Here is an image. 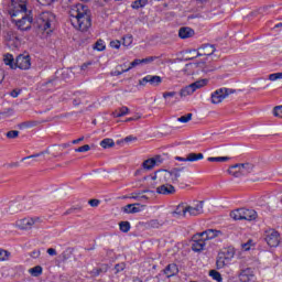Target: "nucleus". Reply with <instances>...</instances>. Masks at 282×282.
<instances>
[{
    "label": "nucleus",
    "instance_id": "nucleus-1",
    "mask_svg": "<svg viewBox=\"0 0 282 282\" xmlns=\"http://www.w3.org/2000/svg\"><path fill=\"white\" fill-rule=\"evenodd\" d=\"M9 14L18 30H31L34 18L32 17V10L28 9V0H11Z\"/></svg>",
    "mask_w": 282,
    "mask_h": 282
},
{
    "label": "nucleus",
    "instance_id": "nucleus-2",
    "mask_svg": "<svg viewBox=\"0 0 282 282\" xmlns=\"http://www.w3.org/2000/svg\"><path fill=\"white\" fill-rule=\"evenodd\" d=\"M70 17V23L75 30L79 32H87L91 28V11L89 7L79 3L73 6L68 12Z\"/></svg>",
    "mask_w": 282,
    "mask_h": 282
},
{
    "label": "nucleus",
    "instance_id": "nucleus-3",
    "mask_svg": "<svg viewBox=\"0 0 282 282\" xmlns=\"http://www.w3.org/2000/svg\"><path fill=\"white\" fill-rule=\"evenodd\" d=\"M254 171V164L252 163H237L235 165L229 166L227 172L232 177H243L246 175H250Z\"/></svg>",
    "mask_w": 282,
    "mask_h": 282
},
{
    "label": "nucleus",
    "instance_id": "nucleus-4",
    "mask_svg": "<svg viewBox=\"0 0 282 282\" xmlns=\"http://www.w3.org/2000/svg\"><path fill=\"white\" fill-rule=\"evenodd\" d=\"M56 21V15L50 11L42 12L36 20L37 28L43 32H52L54 22Z\"/></svg>",
    "mask_w": 282,
    "mask_h": 282
},
{
    "label": "nucleus",
    "instance_id": "nucleus-5",
    "mask_svg": "<svg viewBox=\"0 0 282 282\" xmlns=\"http://www.w3.org/2000/svg\"><path fill=\"white\" fill-rule=\"evenodd\" d=\"M208 85V79H200L193 84H189L188 86H185L181 89L180 96L181 98H186V96H191L197 91V89H202V87H206Z\"/></svg>",
    "mask_w": 282,
    "mask_h": 282
},
{
    "label": "nucleus",
    "instance_id": "nucleus-6",
    "mask_svg": "<svg viewBox=\"0 0 282 282\" xmlns=\"http://www.w3.org/2000/svg\"><path fill=\"white\" fill-rule=\"evenodd\" d=\"M230 94H235V90L230 88H219L215 90L210 97L212 105H219L224 102V100H226V98L229 97Z\"/></svg>",
    "mask_w": 282,
    "mask_h": 282
},
{
    "label": "nucleus",
    "instance_id": "nucleus-7",
    "mask_svg": "<svg viewBox=\"0 0 282 282\" xmlns=\"http://www.w3.org/2000/svg\"><path fill=\"white\" fill-rule=\"evenodd\" d=\"M35 224H41L40 217L22 218L15 221V228H19V230H32Z\"/></svg>",
    "mask_w": 282,
    "mask_h": 282
},
{
    "label": "nucleus",
    "instance_id": "nucleus-8",
    "mask_svg": "<svg viewBox=\"0 0 282 282\" xmlns=\"http://www.w3.org/2000/svg\"><path fill=\"white\" fill-rule=\"evenodd\" d=\"M264 240L270 248H276L281 241V236L275 229H269L264 234Z\"/></svg>",
    "mask_w": 282,
    "mask_h": 282
},
{
    "label": "nucleus",
    "instance_id": "nucleus-9",
    "mask_svg": "<svg viewBox=\"0 0 282 282\" xmlns=\"http://www.w3.org/2000/svg\"><path fill=\"white\" fill-rule=\"evenodd\" d=\"M30 69L32 67V58L30 54H20L15 58V69Z\"/></svg>",
    "mask_w": 282,
    "mask_h": 282
},
{
    "label": "nucleus",
    "instance_id": "nucleus-10",
    "mask_svg": "<svg viewBox=\"0 0 282 282\" xmlns=\"http://www.w3.org/2000/svg\"><path fill=\"white\" fill-rule=\"evenodd\" d=\"M192 250L194 252H202V250H204V248H206V240L204 239V237L200 234H196L193 236L192 238Z\"/></svg>",
    "mask_w": 282,
    "mask_h": 282
},
{
    "label": "nucleus",
    "instance_id": "nucleus-11",
    "mask_svg": "<svg viewBox=\"0 0 282 282\" xmlns=\"http://www.w3.org/2000/svg\"><path fill=\"white\" fill-rule=\"evenodd\" d=\"M164 162V159L162 155H155L154 158L148 159L142 163V167L145 171H151L152 169H155V166H160Z\"/></svg>",
    "mask_w": 282,
    "mask_h": 282
},
{
    "label": "nucleus",
    "instance_id": "nucleus-12",
    "mask_svg": "<svg viewBox=\"0 0 282 282\" xmlns=\"http://www.w3.org/2000/svg\"><path fill=\"white\" fill-rule=\"evenodd\" d=\"M152 180H158L159 184H169L171 182V171L169 170H159L152 176Z\"/></svg>",
    "mask_w": 282,
    "mask_h": 282
},
{
    "label": "nucleus",
    "instance_id": "nucleus-13",
    "mask_svg": "<svg viewBox=\"0 0 282 282\" xmlns=\"http://www.w3.org/2000/svg\"><path fill=\"white\" fill-rule=\"evenodd\" d=\"M147 83L152 85V87H158L159 85L162 84V77L158 75H147L145 77L139 80V85H142V86L147 85Z\"/></svg>",
    "mask_w": 282,
    "mask_h": 282
},
{
    "label": "nucleus",
    "instance_id": "nucleus-14",
    "mask_svg": "<svg viewBox=\"0 0 282 282\" xmlns=\"http://www.w3.org/2000/svg\"><path fill=\"white\" fill-rule=\"evenodd\" d=\"M187 213L192 217L204 214V200H197L194 206H187Z\"/></svg>",
    "mask_w": 282,
    "mask_h": 282
},
{
    "label": "nucleus",
    "instance_id": "nucleus-15",
    "mask_svg": "<svg viewBox=\"0 0 282 282\" xmlns=\"http://www.w3.org/2000/svg\"><path fill=\"white\" fill-rule=\"evenodd\" d=\"M240 215H241V220L246 221H254L257 219L258 215L254 209H247V208H240Z\"/></svg>",
    "mask_w": 282,
    "mask_h": 282
},
{
    "label": "nucleus",
    "instance_id": "nucleus-16",
    "mask_svg": "<svg viewBox=\"0 0 282 282\" xmlns=\"http://www.w3.org/2000/svg\"><path fill=\"white\" fill-rule=\"evenodd\" d=\"M156 193H159V195H175V186L169 183L162 184L156 188Z\"/></svg>",
    "mask_w": 282,
    "mask_h": 282
},
{
    "label": "nucleus",
    "instance_id": "nucleus-17",
    "mask_svg": "<svg viewBox=\"0 0 282 282\" xmlns=\"http://www.w3.org/2000/svg\"><path fill=\"white\" fill-rule=\"evenodd\" d=\"M193 67H197L198 69H202V72H205V74H208V72H215V67H210L206 64V62H197L194 64H187L186 69H191Z\"/></svg>",
    "mask_w": 282,
    "mask_h": 282
},
{
    "label": "nucleus",
    "instance_id": "nucleus-18",
    "mask_svg": "<svg viewBox=\"0 0 282 282\" xmlns=\"http://www.w3.org/2000/svg\"><path fill=\"white\" fill-rule=\"evenodd\" d=\"M215 54V45L205 44L198 48L197 56H213Z\"/></svg>",
    "mask_w": 282,
    "mask_h": 282
},
{
    "label": "nucleus",
    "instance_id": "nucleus-19",
    "mask_svg": "<svg viewBox=\"0 0 282 282\" xmlns=\"http://www.w3.org/2000/svg\"><path fill=\"white\" fill-rule=\"evenodd\" d=\"M199 235H200V237H203V239L205 241H210V239H215V237H219V235H221V231L214 230V229H207V230L200 232Z\"/></svg>",
    "mask_w": 282,
    "mask_h": 282
},
{
    "label": "nucleus",
    "instance_id": "nucleus-20",
    "mask_svg": "<svg viewBox=\"0 0 282 282\" xmlns=\"http://www.w3.org/2000/svg\"><path fill=\"white\" fill-rule=\"evenodd\" d=\"M251 279H254V272L250 268L242 270L239 274V281L241 282H249Z\"/></svg>",
    "mask_w": 282,
    "mask_h": 282
},
{
    "label": "nucleus",
    "instance_id": "nucleus-21",
    "mask_svg": "<svg viewBox=\"0 0 282 282\" xmlns=\"http://www.w3.org/2000/svg\"><path fill=\"white\" fill-rule=\"evenodd\" d=\"M180 39H191L195 36V31L188 26H183L178 31Z\"/></svg>",
    "mask_w": 282,
    "mask_h": 282
},
{
    "label": "nucleus",
    "instance_id": "nucleus-22",
    "mask_svg": "<svg viewBox=\"0 0 282 282\" xmlns=\"http://www.w3.org/2000/svg\"><path fill=\"white\" fill-rule=\"evenodd\" d=\"M178 272L180 269L175 263L169 264L164 270V274H166L167 279H171V276H175V274H177Z\"/></svg>",
    "mask_w": 282,
    "mask_h": 282
},
{
    "label": "nucleus",
    "instance_id": "nucleus-23",
    "mask_svg": "<svg viewBox=\"0 0 282 282\" xmlns=\"http://www.w3.org/2000/svg\"><path fill=\"white\" fill-rule=\"evenodd\" d=\"M3 63L8 65L10 69H17V62H14V56L10 53L3 55Z\"/></svg>",
    "mask_w": 282,
    "mask_h": 282
},
{
    "label": "nucleus",
    "instance_id": "nucleus-24",
    "mask_svg": "<svg viewBox=\"0 0 282 282\" xmlns=\"http://www.w3.org/2000/svg\"><path fill=\"white\" fill-rule=\"evenodd\" d=\"M229 264H230V260L224 257V254L219 253L216 261L217 270H221V268H226V265H229Z\"/></svg>",
    "mask_w": 282,
    "mask_h": 282
},
{
    "label": "nucleus",
    "instance_id": "nucleus-25",
    "mask_svg": "<svg viewBox=\"0 0 282 282\" xmlns=\"http://www.w3.org/2000/svg\"><path fill=\"white\" fill-rule=\"evenodd\" d=\"M181 171H184V167L174 169V170L170 171V180H171L172 184H177L180 182V177H181L180 172Z\"/></svg>",
    "mask_w": 282,
    "mask_h": 282
},
{
    "label": "nucleus",
    "instance_id": "nucleus-26",
    "mask_svg": "<svg viewBox=\"0 0 282 282\" xmlns=\"http://www.w3.org/2000/svg\"><path fill=\"white\" fill-rule=\"evenodd\" d=\"M188 214V206H185L184 203L180 204L176 209L173 212V215H178L180 217H186Z\"/></svg>",
    "mask_w": 282,
    "mask_h": 282
},
{
    "label": "nucleus",
    "instance_id": "nucleus-27",
    "mask_svg": "<svg viewBox=\"0 0 282 282\" xmlns=\"http://www.w3.org/2000/svg\"><path fill=\"white\" fill-rule=\"evenodd\" d=\"M4 39L6 41H18L19 40V33H17V31L10 29L8 31H6L4 33Z\"/></svg>",
    "mask_w": 282,
    "mask_h": 282
},
{
    "label": "nucleus",
    "instance_id": "nucleus-28",
    "mask_svg": "<svg viewBox=\"0 0 282 282\" xmlns=\"http://www.w3.org/2000/svg\"><path fill=\"white\" fill-rule=\"evenodd\" d=\"M199 160H204V154L203 153H188L187 154V162H197Z\"/></svg>",
    "mask_w": 282,
    "mask_h": 282
},
{
    "label": "nucleus",
    "instance_id": "nucleus-29",
    "mask_svg": "<svg viewBox=\"0 0 282 282\" xmlns=\"http://www.w3.org/2000/svg\"><path fill=\"white\" fill-rule=\"evenodd\" d=\"M135 204H128L123 207V213L127 214H135V213H140V207H135Z\"/></svg>",
    "mask_w": 282,
    "mask_h": 282
},
{
    "label": "nucleus",
    "instance_id": "nucleus-30",
    "mask_svg": "<svg viewBox=\"0 0 282 282\" xmlns=\"http://www.w3.org/2000/svg\"><path fill=\"white\" fill-rule=\"evenodd\" d=\"M100 147L102 149H112V147H116V142H113V139L107 138L100 141Z\"/></svg>",
    "mask_w": 282,
    "mask_h": 282
},
{
    "label": "nucleus",
    "instance_id": "nucleus-31",
    "mask_svg": "<svg viewBox=\"0 0 282 282\" xmlns=\"http://www.w3.org/2000/svg\"><path fill=\"white\" fill-rule=\"evenodd\" d=\"M29 273L31 276H41L43 274V267L36 265L34 268L29 269Z\"/></svg>",
    "mask_w": 282,
    "mask_h": 282
},
{
    "label": "nucleus",
    "instance_id": "nucleus-32",
    "mask_svg": "<svg viewBox=\"0 0 282 282\" xmlns=\"http://www.w3.org/2000/svg\"><path fill=\"white\" fill-rule=\"evenodd\" d=\"M147 3H149V0H135L132 2L131 8H133V10H140V8H144Z\"/></svg>",
    "mask_w": 282,
    "mask_h": 282
},
{
    "label": "nucleus",
    "instance_id": "nucleus-33",
    "mask_svg": "<svg viewBox=\"0 0 282 282\" xmlns=\"http://www.w3.org/2000/svg\"><path fill=\"white\" fill-rule=\"evenodd\" d=\"M127 113H129V108L123 106L119 109V111L116 110L113 116L115 118H122V116H127Z\"/></svg>",
    "mask_w": 282,
    "mask_h": 282
},
{
    "label": "nucleus",
    "instance_id": "nucleus-34",
    "mask_svg": "<svg viewBox=\"0 0 282 282\" xmlns=\"http://www.w3.org/2000/svg\"><path fill=\"white\" fill-rule=\"evenodd\" d=\"M229 160V156H209L207 159L208 162H228Z\"/></svg>",
    "mask_w": 282,
    "mask_h": 282
},
{
    "label": "nucleus",
    "instance_id": "nucleus-35",
    "mask_svg": "<svg viewBox=\"0 0 282 282\" xmlns=\"http://www.w3.org/2000/svg\"><path fill=\"white\" fill-rule=\"evenodd\" d=\"M119 228L121 232H129L131 230V224L129 221L119 223Z\"/></svg>",
    "mask_w": 282,
    "mask_h": 282
},
{
    "label": "nucleus",
    "instance_id": "nucleus-36",
    "mask_svg": "<svg viewBox=\"0 0 282 282\" xmlns=\"http://www.w3.org/2000/svg\"><path fill=\"white\" fill-rule=\"evenodd\" d=\"M230 217L231 219H235V221L241 220V208L232 210Z\"/></svg>",
    "mask_w": 282,
    "mask_h": 282
},
{
    "label": "nucleus",
    "instance_id": "nucleus-37",
    "mask_svg": "<svg viewBox=\"0 0 282 282\" xmlns=\"http://www.w3.org/2000/svg\"><path fill=\"white\" fill-rule=\"evenodd\" d=\"M192 120H193V113H187L177 119L178 122H183L184 124H186V122H191Z\"/></svg>",
    "mask_w": 282,
    "mask_h": 282
},
{
    "label": "nucleus",
    "instance_id": "nucleus-38",
    "mask_svg": "<svg viewBox=\"0 0 282 282\" xmlns=\"http://www.w3.org/2000/svg\"><path fill=\"white\" fill-rule=\"evenodd\" d=\"M10 259V251L0 249V261H8Z\"/></svg>",
    "mask_w": 282,
    "mask_h": 282
},
{
    "label": "nucleus",
    "instance_id": "nucleus-39",
    "mask_svg": "<svg viewBox=\"0 0 282 282\" xmlns=\"http://www.w3.org/2000/svg\"><path fill=\"white\" fill-rule=\"evenodd\" d=\"M6 137L9 140H15V138H19V131L18 130H10L7 132Z\"/></svg>",
    "mask_w": 282,
    "mask_h": 282
},
{
    "label": "nucleus",
    "instance_id": "nucleus-40",
    "mask_svg": "<svg viewBox=\"0 0 282 282\" xmlns=\"http://www.w3.org/2000/svg\"><path fill=\"white\" fill-rule=\"evenodd\" d=\"M220 254H224V257H226L230 261V259H232L235 257V249L229 248Z\"/></svg>",
    "mask_w": 282,
    "mask_h": 282
},
{
    "label": "nucleus",
    "instance_id": "nucleus-41",
    "mask_svg": "<svg viewBox=\"0 0 282 282\" xmlns=\"http://www.w3.org/2000/svg\"><path fill=\"white\" fill-rule=\"evenodd\" d=\"M138 65H142V59H134L132 63H130V66L128 68L123 69V72H129L133 69V67H138Z\"/></svg>",
    "mask_w": 282,
    "mask_h": 282
},
{
    "label": "nucleus",
    "instance_id": "nucleus-42",
    "mask_svg": "<svg viewBox=\"0 0 282 282\" xmlns=\"http://www.w3.org/2000/svg\"><path fill=\"white\" fill-rule=\"evenodd\" d=\"M131 43H133V36H131V35L123 36L122 45H124V47H129V45H131Z\"/></svg>",
    "mask_w": 282,
    "mask_h": 282
},
{
    "label": "nucleus",
    "instance_id": "nucleus-43",
    "mask_svg": "<svg viewBox=\"0 0 282 282\" xmlns=\"http://www.w3.org/2000/svg\"><path fill=\"white\" fill-rule=\"evenodd\" d=\"M90 150H91V147H89V144H85L83 147L75 149L76 153H87V151H90Z\"/></svg>",
    "mask_w": 282,
    "mask_h": 282
},
{
    "label": "nucleus",
    "instance_id": "nucleus-44",
    "mask_svg": "<svg viewBox=\"0 0 282 282\" xmlns=\"http://www.w3.org/2000/svg\"><path fill=\"white\" fill-rule=\"evenodd\" d=\"M273 116L275 118H282V106H275L273 108Z\"/></svg>",
    "mask_w": 282,
    "mask_h": 282
},
{
    "label": "nucleus",
    "instance_id": "nucleus-45",
    "mask_svg": "<svg viewBox=\"0 0 282 282\" xmlns=\"http://www.w3.org/2000/svg\"><path fill=\"white\" fill-rule=\"evenodd\" d=\"M210 276L215 280V281H218V282H221V273L215 271V270H212L209 272Z\"/></svg>",
    "mask_w": 282,
    "mask_h": 282
},
{
    "label": "nucleus",
    "instance_id": "nucleus-46",
    "mask_svg": "<svg viewBox=\"0 0 282 282\" xmlns=\"http://www.w3.org/2000/svg\"><path fill=\"white\" fill-rule=\"evenodd\" d=\"M149 228H160L162 226L161 223H159L158 219H152L148 223Z\"/></svg>",
    "mask_w": 282,
    "mask_h": 282
},
{
    "label": "nucleus",
    "instance_id": "nucleus-47",
    "mask_svg": "<svg viewBox=\"0 0 282 282\" xmlns=\"http://www.w3.org/2000/svg\"><path fill=\"white\" fill-rule=\"evenodd\" d=\"M95 50H98V52H102L105 50V43L102 40H98L95 44Z\"/></svg>",
    "mask_w": 282,
    "mask_h": 282
},
{
    "label": "nucleus",
    "instance_id": "nucleus-48",
    "mask_svg": "<svg viewBox=\"0 0 282 282\" xmlns=\"http://www.w3.org/2000/svg\"><path fill=\"white\" fill-rule=\"evenodd\" d=\"M153 61H158V56H150L141 59V64L148 65L149 63H153Z\"/></svg>",
    "mask_w": 282,
    "mask_h": 282
},
{
    "label": "nucleus",
    "instance_id": "nucleus-49",
    "mask_svg": "<svg viewBox=\"0 0 282 282\" xmlns=\"http://www.w3.org/2000/svg\"><path fill=\"white\" fill-rule=\"evenodd\" d=\"M279 79H282V73H274V74H271L269 75V80H279Z\"/></svg>",
    "mask_w": 282,
    "mask_h": 282
},
{
    "label": "nucleus",
    "instance_id": "nucleus-50",
    "mask_svg": "<svg viewBox=\"0 0 282 282\" xmlns=\"http://www.w3.org/2000/svg\"><path fill=\"white\" fill-rule=\"evenodd\" d=\"M175 96H177L176 91H167V93H163V98L169 99V98H175Z\"/></svg>",
    "mask_w": 282,
    "mask_h": 282
},
{
    "label": "nucleus",
    "instance_id": "nucleus-51",
    "mask_svg": "<svg viewBox=\"0 0 282 282\" xmlns=\"http://www.w3.org/2000/svg\"><path fill=\"white\" fill-rule=\"evenodd\" d=\"M69 254H72V251H69V249H66L63 253H62V261H67V259H69Z\"/></svg>",
    "mask_w": 282,
    "mask_h": 282
},
{
    "label": "nucleus",
    "instance_id": "nucleus-52",
    "mask_svg": "<svg viewBox=\"0 0 282 282\" xmlns=\"http://www.w3.org/2000/svg\"><path fill=\"white\" fill-rule=\"evenodd\" d=\"M126 264L124 263H118L115 265V270H116V274H118V272H122V270H124Z\"/></svg>",
    "mask_w": 282,
    "mask_h": 282
},
{
    "label": "nucleus",
    "instance_id": "nucleus-53",
    "mask_svg": "<svg viewBox=\"0 0 282 282\" xmlns=\"http://www.w3.org/2000/svg\"><path fill=\"white\" fill-rule=\"evenodd\" d=\"M110 47H113L115 50H120V41H111L110 42Z\"/></svg>",
    "mask_w": 282,
    "mask_h": 282
},
{
    "label": "nucleus",
    "instance_id": "nucleus-54",
    "mask_svg": "<svg viewBox=\"0 0 282 282\" xmlns=\"http://www.w3.org/2000/svg\"><path fill=\"white\" fill-rule=\"evenodd\" d=\"M75 210H82V207H72L64 213V216L72 215Z\"/></svg>",
    "mask_w": 282,
    "mask_h": 282
},
{
    "label": "nucleus",
    "instance_id": "nucleus-55",
    "mask_svg": "<svg viewBox=\"0 0 282 282\" xmlns=\"http://www.w3.org/2000/svg\"><path fill=\"white\" fill-rule=\"evenodd\" d=\"M89 206H91L93 208H96L99 204H100V200L99 199H90L88 202Z\"/></svg>",
    "mask_w": 282,
    "mask_h": 282
},
{
    "label": "nucleus",
    "instance_id": "nucleus-56",
    "mask_svg": "<svg viewBox=\"0 0 282 282\" xmlns=\"http://www.w3.org/2000/svg\"><path fill=\"white\" fill-rule=\"evenodd\" d=\"M32 259H39L41 257V250H34L31 252Z\"/></svg>",
    "mask_w": 282,
    "mask_h": 282
},
{
    "label": "nucleus",
    "instance_id": "nucleus-57",
    "mask_svg": "<svg viewBox=\"0 0 282 282\" xmlns=\"http://www.w3.org/2000/svg\"><path fill=\"white\" fill-rule=\"evenodd\" d=\"M46 252L50 254V257H56L57 254L56 249L54 248H48Z\"/></svg>",
    "mask_w": 282,
    "mask_h": 282
},
{
    "label": "nucleus",
    "instance_id": "nucleus-58",
    "mask_svg": "<svg viewBox=\"0 0 282 282\" xmlns=\"http://www.w3.org/2000/svg\"><path fill=\"white\" fill-rule=\"evenodd\" d=\"M54 1H56V0H40V2L43 6H52V3H54Z\"/></svg>",
    "mask_w": 282,
    "mask_h": 282
},
{
    "label": "nucleus",
    "instance_id": "nucleus-59",
    "mask_svg": "<svg viewBox=\"0 0 282 282\" xmlns=\"http://www.w3.org/2000/svg\"><path fill=\"white\" fill-rule=\"evenodd\" d=\"M19 94H21V90L14 89V90L11 91L10 96H12V98H18Z\"/></svg>",
    "mask_w": 282,
    "mask_h": 282
},
{
    "label": "nucleus",
    "instance_id": "nucleus-60",
    "mask_svg": "<svg viewBox=\"0 0 282 282\" xmlns=\"http://www.w3.org/2000/svg\"><path fill=\"white\" fill-rule=\"evenodd\" d=\"M40 155H43V152L42 153H37V154H33V155H30V156H26V158H23V160H32V158H40Z\"/></svg>",
    "mask_w": 282,
    "mask_h": 282
},
{
    "label": "nucleus",
    "instance_id": "nucleus-61",
    "mask_svg": "<svg viewBox=\"0 0 282 282\" xmlns=\"http://www.w3.org/2000/svg\"><path fill=\"white\" fill-rule=\"evenodd\" d=\"M4 78H6V72H3V69H0V85L3 83Z\"/></svg>",
    "mask_w": 282,
    "mask_h": 282
},
{
    "label": "nucleus",
    "instance_id": "nucleus-62",
    "mask_svg": "<svg viewBox=\"0 0 282 282\" xmlns=\"http://www.w3.org/2000/svg\"><path fill=\"white\" fill-rule=\"evenodd\" d=\"M140 116H135V117H130L126 120V122H133V120H140Z\"/></svg>",
    "mask_w": 282,
    "mask_h": 282
},
{
    "label": "nucleus",
    "instance_id": "nucleus-63",
    "mask_svg": "<svg viewBox=\"0 0 282 282\" xmlns=\"http://www.w3.org/2000/svg\"><path fill=\"white\" fill-rule=\"evenodd\" d=\"M133 140H138L137 138H133V137H126L124 138V142H133Z\"/></svg>",
    "mask_w": 282,
    "mask_h": 282
},
{
    "label": "nucleus",
    "instance_id": "nucleus-64",
    "mask_svg": "<svg viewBox=\"0 0 282 282\" xmlns=\"http://www.w3.org/2000/svg\"><path fill=\"white\" fill-rule=\"evenodd\" d=\"M242 249L246 251L250 250V245L248 242L242 243Z\"/></svg>",
    "mask_w": 282,
    "mask_h": 282
}]
</instances>
